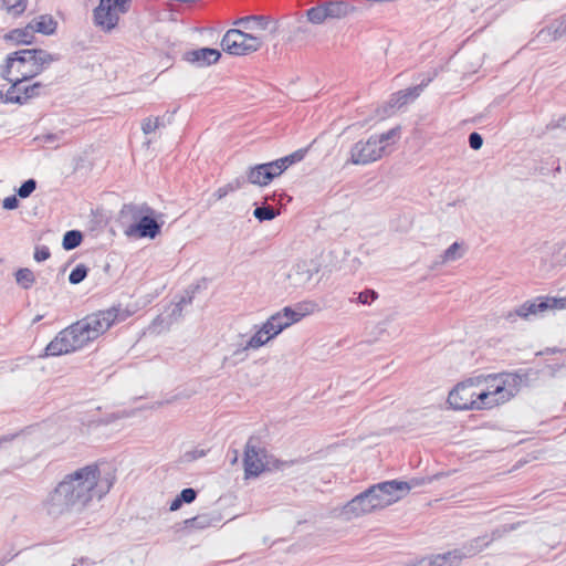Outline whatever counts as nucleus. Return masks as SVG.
I'll return each mask as SVG.
<instances>
[{
	"label": "nucleus",
	"instance_id": "nucleus-1",
	"mask_svg": "<svg viewBox=\"0 0 566 566\" xmlns=\"http://www.w3.org/2000/svg\"><path fill=\"white\" fill-rule=\"evenodd\" d=\"M114 476L101 478L97 464H88L66 474L43 501L45 512L53 517L81 512L94 499L109 492Z\"/></svg>",
	"mask_w": 566,
	"mask_h": 566
},
{
	"label": "nucleus",
	"instance_id": "nucleus-2",
	"mask_svg": "<svg viewBox=\"0 0 566 566\" xmlns=\"http://www.w3.org/2000/svg\"><path fill=\"white\" fill-rule=\"evenodd\" d=\"M129 316L130 312L119 306L92 313L59 332L46 345L44 356H61L80 350Z\"/></svg>",
	"mask_w": 566,
	"mask_h": 566
},
{
	"label": "nucleus",
	"instance_id": "nucleus-3",
	"mask_svg": "<svg viewBox=\"0 0 566 566\" xmlns=\"http://www.w3.org/2000/svg\"><path fill=\"white\" fill-rule=\"evenodd\" d=\"M53 61V55L44 50H20L8 55L2 76H11L23 83L39 75Z\"/></svg>",
	"mask_w": 566,
	"mask_h": 566
},
{
	"label": "nucleus",
	"instance_id": "nucleus-4",
	"mask_svg": "<svg viewBox=\"0 0 566 566\" xmlns=\"http://www.w3.org/2000/svg\"><path fill=\"white\" fill-rule=\"evenodd\" d=\"M478 378L483 379L479 390L483 409H491L511 400L520 391L522 382L521 377L513 373L478 376Z\"/></svg>",
	"mask_w": 566,
	"mask_h": 566
},
{
	"label": "nucleus",
	"instance_id": "nucleus-5",
	"mask_svg": "<svg viewBox=\"0 0 566 566\" xmlns=\"http://www.w3.org/2000/svg\"><path fill=\"white\" fill-rule=\"evenodd\" d=\"M400 136V128L394 127L379 135H371L366 140L355 143L350 149V163L354 165H368L382 158L390 144H395Z\"/></svg>",
	"mask_w": 566,
	"mask_h": 566
},
{
	"label": "nucleus",
	"instance_id": "nucleus-6",
	"mask_svg": "<svg viewBox=\"0 0 566 566\" xmlns=\"http://www.w3.org/2000/svg\"><path fill=\"white\" fill-rule=\"evenodd\" d=\"M566 307V298H557L552 296H537L527 300L514 310L503 314V318L510 323H515L517 318L531 321L544 317L546 313L554 310Z\"/></svg>",
	"mask_w": 566,
	"mask_h": 566
},
{
	"label": "nucleus",
	"instance_id": "nucleus-7",
	"mask_svg": "<svg viewBox=\"0 0 566 566\" xmlns=\"http://www.w3.org/2000/svg\"><path fill=\"white\" fill-rule=\"evenodd\" d=\"M132 0H99L93 10V22L96 28L105 33L115 30L122 15L130 9Z\"/></svg>",
	"mask_w": 566,
	"mask_h": 566
},
{
	"label": "nucleus",
	"instance_id": "nucleus-8",
	"mask_svg": "<svg viewBox=\"0 0 566 566\" xmlns=\"http://www.w3.org/2000/svg\"><path fill=\"white\" fill-rule=\"evenodd\" d=\"M483 379L476 377L459 382L448 396V402L454 410H483L479 390Z\"/></svg>",
	"mask_w": 566,
	"mask_h": 566
},
{
	"label": "nucleus",
	"instance_id": "nucleus-9",
	"mask_svg": "<svg viewBox=\"0 0 566 566\" xmlns=\"http://www.w3.org/2000/svg\"><path fill=\"white\" fill-rule=\"evenodd\" d=\"M263 45L260 36L243 32L239 29H230L221 40L223 51L232 55H247L256 52Z\"/></svg>",
	"mask_w": 566,
	"mask_h": 566
},
{
	"label": "nucleus",
	"instance_id": "nucleus-10",
	"mask_svg": "<svg viewBox=\"0 0 566 566\" xmlns=\"http://www.w3.org/2000/svg\"><path fill=\"white\" fill-rule=\"evenodd\" d=\"M403 489H406L405 484L398 483V480H390L369 486L368 493H370L377 510H381L401 500V490Z\"/></svg>",
	"mask_w": 566,
	"mask_h": 566
},
{
	"label": "nucleus",
	"instance_id": "nucleus-11",
	"mask_svg": "<svg viewBox=\"0 0 566 566\" xmlns=\"http://www.w3.org/2000/svg\"><path fill=\"white\" fill-rule=\"evenodd\" d=\"M243 464L245 479L259 476L269 465L265 449L256 446L252 438L245 444Z\"/></svg>",
	"mask_w": 566,
	"mask_h": 566
},
{
	"label": "nucleus",
	"instance_id": "nucleus-12",
	"mask_svg": "<svg viewBox=\"0 0 566 566\" xmlns=\"http://www.w3.org/2000/svg\"><path fill=\"white\" fill-rule=\"evenodd\" d=\"M317 272L318 268L312 261L297 262L287 273L289 285L294 289H305Z\"/></svg>",
	"mask_w": 566,
	"mask_h": 566
},
{
	"label": "nucleus",
	"instance_id": "nucleus-13",
	"mask_svg": "<svg viewBox=\"0 0 566 566\" xmlns=\"http://www.w3.org/2000/svg\"><path fill=\"white\" fill-rule=\"evenodd\" d=\"M155 213H145L139 222H134L129 228L124 229L127 237L134 238H156L160 232V223L154 218Z\"/></svg>",
	"mask_w": 566,
	"mask_h": 566
},
{
	"label": "nucleus",
	"instance_id": "nucleus-14",
	"mask_svg": "<svg viewBox=\"0 0 566 566\" xmlns=\"http://www.w3.org/2000/svg\"><path fill=\"white\" fill-rule=\"evenodd\" d=\"M370 496L371 495L370 493H368V489L361 492L360 494L356 495L344 506L343 514L347 518H352L376 511L377 507Z\"/></svg>",
	"mask_w": 566,
	"mask_h": 566
},
{
	"label": "nucleus",
	"instance_id": "nucleus-15",
	"mask_svg": "<svg viewBox=\"0 0 566 566\" xmlns=\"http://www.w3.org/2000/svg\"><path fill=\"white\" fill-rule=\"evenodd\" d=\"M275 168L272 161L252 166L247 170V181L252 185L266 186L279 177Z\"/></svg>",
	"mask_w": 566,
	"mask_h": 566
},
{
	"label": "nucleus",
	"instance_id": "nucleus-16",
	"mask_svg": "<svg viewBox=\"0 0 566 566\" xmlns=\"http://www.w3.org/2000/svg\"><path fill=\"white\" fill-rule=\"evenodd\" d=\"M145 213H155V210L147 203H125L119 211V221L124 229H126L134 224V222H139Z\"/></svg>",
	"mask_w": 566,
	"mask_h": 566
},
{
	"label": "nucleus",
	"instance_id": "nucleus-17",
	"mask_svg": "<svg viewBox=\"0 0 566 566\" xmlns=\"http://www.w3.org/2000/svg\"><path fill=\"white\" fill-rule=\"evenodd\" d=\"M429 82L430 78L426 83H421L420 85L408 87L391 94L386 103V108L392 111L399 109L408 103L415 101L422 92L423 86H426Z\"/></svg>",
	"mask_w": 566,
	"mask_h": 566
},
{
	"label": "nucleus",
	"instance_id": "nucleus-18",
	"mask_svg": "<svg viewBox=\"0 0 566 566\" xmlns=\"http://www.w3.org/2000/svg\"><path fill=\"white\" fill-rule=\"evenodd\" d=\"M499 537H501V532L496 530L491 535H482L468 541L460 547L462 556L465 559L479 554Z\"/></svg>",
	"mask_w": 566,
	"mask_h": 566
},
{
	"label": "nucleus",
	"instance_id": "nucleus-19",
	"mask_svg": "<svg viewBox=\"0 0 566 566\" xmlns=\"http://www.w3.org/2000/svg\"><path fill=\"white\" fill-rule=\"evenodd\" d=\"M186 60L198 66H208L214 64L221 57L220 51L217 49L201 48L186 53Z\"/></svg>",
	"mask_w": 566,
	"mask_h": 566
},
{
	"label": "nucleus",
	"instance_id": "nucleus-20",
	"mask_svg": "<svg viewBox=\"0 0 566 566\" xmlns=\"http://www.w3.org/2000/svg\"><path fill=\"white\" fill-rule=\"evenodd\" d=\"M317 305L314 302H300L294 306H285L282 308V314L291 326L300 322L303 317L311 315L316 310Z\"/></svg>",
	"mask_w": 566,
	"mask_h": 566
},
{
	"label": "nucleus",
	"instance_id": "nucleus-21",
	"mask_svg": "<svg viewBox=\"0 0 566 566\" xmlns=\"http://www.w3.org/2000/svg\"><path fill=\"white\" fill-rule=\"evenodd\" d=\"M221 518L219 512L202 513L185 520L184 524L186 528L202 531L217 526L221 522Z\"/></svg>",
	"mask_w": 566,
	"mask_h": 566
},
{
	"label": "nucleus",
	"instance_id": "nucleus-22",
	"mask_svg": "<svg viewBox=\"0 0 566 566\" xmlns=\"http://www.w3.org/2000/svg\"><path fill=\"white\" fill-rule=\"evenodd\" d=\"M274 335L271 334L269 327H266L265 323H263L255 333L250 337L247 344L241 349L242 352L249 349H259L260 347L266 345L270 340H272Z\"/></svg>",
	"mask_w": 566,
	"mask_h": 566
},
{
	"label": "nucleus",
	"instance_id": "nucleus-23",
	"mask_svg": "<svg viewBox=\"0 0 566 566\" xmlns=\"http://www.w3.org/2000/svg\"><path fill=\"white\" fill-rule=\"evenodd\" d=\"M33 33L53 34L56 30V21L51 15H40L30 22Z\"/></svg>",
	"mask_w": 566,
	"mask_h": 566
},
{
	"label": "nucleus",
	"instance_id": "nucleus-24",
	"mask_svg": "<svg viewBox=\"0 0 566 566\" xmlns=\"http://www.w3.org/2000/svg\"><path fill=\"white\" fill-rule=\"evenodd\" d=\"M6 39L15 44H31L34 39V33L31 24L21 29H13L6 34Z\"/></svg>",
	"mask_w": 566,
	"mask_h": 566
},
{
	"label": "nucleus",
	"instance_id": "nucleus-25",
	"mask_svg": "<svg viewBox=\"0 0 566 566\" xmlns=\"http://www.w3.org/2000/svg\"><path fill=\"white\" fill-rule=\"evenodd\" d=\"M327 19H340L349 14L354 8L350 7L347 2L335 1V2H326L324 3Z\"/></svg>",
	"mask_w": 566,
	"mask_h": 566
},
{
	"label": "nucleus",
	"instance_id": "nucleus-26",
	"mask_svg": "<svg viewBox=\"0 0 566 566\" xmlns=\"http://www.w3.org/2000/svg\"><path fill=\"white\" fill-rule=\"evenodd\" d=\"M6 80L12 83L4 95V103L24 104L25 97H22V83L18 78H11V76H3Z\"/></svg>",
	"mask_w": 566,
	"mask_h": 566
},
{
	"label": "nucleus",
	"instance_id": "nucleus-27",
	"mask_svg": "<svg viewBox=\"0 0 566 566\" xmlns=\"http://www.w3.org/2000/svg\"><path fill=\"white\" fill-rule=\"evenodd\" d=\"M264 323L271 331V334L274 335V337H276L282 331L290 326L283 316L282 311L271 315Z\"/></svg>",
	"mask_w": 566,
	"mask_h": 566
},
{
	"label": "nucleus",
	"instance_id": "nucleus-28",
	"mask_svg": "<svg viewBox=\"0 0 566 566\" xmlns=\"http://www.w3.org/2000/svg\"><path fill=\"white\" fill-rule=\"evenodd\" d=\"M250 23H254L256 28L265 30L270 23V18L265 15H248L234 21L235 25L251 29Z\"/></svg>",
	"mask_w": 566,
	"mask_h": 566
},
{
	"label": "nucleus",
	"instance_id": "nucleus-29",
	"mask_svg": "<svg viewBox=\"0 0 566 566\" xmlns=\"http://www.w3.org/2000/svg\"><path fill=\"white\" fill-rule=\"evenodd\" d=\"M170 115L167 118V122L165 120L166 116H157V117H147L142 123V130L145 135H149L154 133L156 129L166 126L167 123H170L171 119Z\"/></svg>",
	"mask_w": 566,
	"mask_h": 566
},
{
	"label": "nucleus",
	"instance_id": "nucleus-30",
	"mask_svg": "<svg viewBox=\"0 0 566 566\" xmlns=\"http://www.w3.org/2000/svg\"><path fill=\"white\" fill-rule=\"evenodd\" d=\"M83 240V235L78 230H70L63 237L62 245L65 250L70 251L77 248Z\"/></svg>",
	"mask_w": 566,
	"mask_h": 566
},
{
	"label": "nucleus",
	"instance_id": "nucleus-31",
	"mask_svg": "<svg viewBox=\"0 0 566 566\" xmlns=\"http://www.w3.org/2000/svg\"><path fill=\"white\" fill-rule=\"evenodd\" d=\"M15 280L23 289H30L35 282V276L30 269L23 268L15 272Z\"/></svg>",
	"mask_w": 566,
	"mask_h": 566
},
{
	"label": "nucleus",
	"instance_id": "nucleus-32",
	"mask_svg": "<svg viewBox=\"0 0 566 566\" xmlns=\"http://www.w3.org/2000/svg\"><path fill=\"white\" fill-rule=\"evenodd\" d=\"M244 184V180H241L239 178L234 179L233 181L218 188L216 190V192L213 193V196L218 199V200H221L223 199L226 196H228L230 192H233L238 189H240L242 187V185Z\"/></svg>",
	"mask_w": 566,
	"mask_h": 566
},
{
	"label": "nucleus",
	"instance_id": "nucleus-33",
	"mask_svg": "<svg viewBox=\"0 0 566 566\" xmlns=\"http://www.w3.org/2000/svg\"><path fill=\"white\" fill-rule=\"evenodd\" d=\"M277 214L279 212L273 207L266 205L256 207L253 211V216L261 222L273 220Z\"/></svg>",
	"mask_w": 566,
	"mask_h": 566
},
{
	"label": "nucleus",
	"instance_id": "nucleus-34",
	"mask_svg": "<svg viewBox=\"0 0 566 566\" xmlns=\"http://www.w3.org/2000/svg\"><path fill=\"white\" fill-rule=\"evenodd\" d=\"M306 15L312 23L316 24L323 23L327 19L324 4L308 9Z\"/></svg>",
	"mask_w": 566,
	"mask_h": 566
},
{
	"label": "nucleus",
	"instance_id": "nucleus-35",
	"mask_svg": "<svg viewBox=\"0 0 566 566\" xmlns=\"http://www.w3.org/2000/svg\"><path fill=\"white\" fill-rule=\"evenodd\" d=\"M6 10L13 14L20 15L27 7V0H2Z\"/></svg>",
	"mask_w": 566,
	"mask_h": 566
},
{
	"label": "nucleus",
	"instance_id": "nucleus-36",
	"mask_svg": "<svg viewBox=\"0 0 566 566\" xmlns=\"http://www.w3.org/2000/svg\"><path fill=\"white\" fill-rule=\"evenodd\" d=\"M88 269L85 264H77L69 275L71 284H80L86 277Z\"/></svg>",
	"mask_w": 566,
	"mask_h": 566
},
{
	"label": "nucleus",
	"instance_id": "nucleus-37",
	"mask_svg": "<svg viewBox=\"0 0 566 566\" xmlns=\"http://www.w3.org/2000/svg\"><path fill=\"white\" fill-rule=\"evenodd\" d=\"M461 245L458 242L452 243L441 255V263L455 261L461 258Z\"/></svg>",
	"mask_w": 566,
	"mask_h": 566
},
{
	"label": "nucleus",
	"instance_id": "nucleus-38",
	"mask_svg": "<svg viewBox=\"0 0 566 566\" xmlns=\"http://www.w3.org/2000/svg\"><path fill=\"white\" fill-rule=\"evenodd\" d=\"M429 480L426 478H412L409 481H398L400 484H405L406 489L401 490V496L403 497L411 489L424 485Z\"/></svg>",
	"mask_w": 566,
	"mask_h": 566
},
{
	"label": "nucleus",
	"instance_id": "nucleus-39",
	"mask_svg": "<svg viewBox=\"0 0 566 566\" xmlns=\"http://www.w3.org/2000/svg\"><path fill=\"white\" fill-rule=\"evenodd\" d=\"M42 84L40 82L33 83L32 85L22 86V97H25V103L40 94Z\"/></svg>",
	"mask_w": 566,
	"mask_h": 566
},
{
	"label": "nucleus",
	"instance_id": "nucleus-40",
	"mask_svg": "<svg viewBox=\"0 0 566 566\" xmlns=\"http://www.w3.org/2000/svg\"><path fill=\"white\" fill-rule=\"evenodd\" d=\"M36 188V181L34 179L25 180L18 189V196L21 198H28Z\"/></svg>",
	"mask_w": 566,
	"mask_h": 566
},
{
	"label": "nucleus",
	"instance_id": "nucleus-41",
	"mask_svg": "<svg viewBox=\"0 0 566 566\" xmlns=\"http://www.w3.org/2000/svg\"><path fill=\"white\" fill-rule=\"evenodd\" d=\"M378 294L374 290H365L357 295V302L364 305L371 304L375 300H377Z\"/></svg>",
	"mask_w": 566,
	"mask_h": 566
},
{
	"label": "nucleus",
	"instance_id": "nucleus-42",
	"mask_svg": "<svg viewBox=\"0 0 566 566\" xmlns=\"http://www.w3.org/2000/svg\"><path fill=\"white\" fill-rule=\"evenodd\" d=\"M554 39L566 36V13L556 21L553 31Z\"/></svg>",
	"mask_w": 566,
	"mask_h": 566
},
{
	"label": "nucleus",
	"instance_id": "nucleus-43",
	"mask_svg": "<svg viewBox=\"0 0 566 566\" xmlns=\"http://www.w3.org/2000/svg\"><path fill=\"white\" fill-rule=\"evenodd\" d=\"M272 164H273V166L276 167L275 170L277 172V176H280L289 168V166H291L294 163L290 158V155H289V156L282 157L280 159L273 160Z\"/></svg>",
	"mask_w": 566,
	"mask_h": 566
},
{
	"label": "nucleus",
	"instance_id": "nucleus-44",
	"mask_svg": "<svg viewBox=\"0 0 566 566\" xmlns=\"http://www.w3.org/2000/svg\"><path fill=\"white\" fill-rule=\"evenodd\" d=\"M178 496L182 503L190 504L196 500L197 492L196 490L188 488L184 489Z\"/></svg>",
	"mask_w": 566,
	"mask_h": 566
},
{
	"label": "nucleus",
	"instance_id": "nucleus-45",
	"mask_svg": "<svg viewBox=\"0 0 566 566\" xmlns=\"http://www.w3.org/2000/svg\"><path fill=\"white\" fill-rule=\"evenodd\" d=\"M469 145L472 149L479 150L483 145V138L479 133H471L469 135Z\"/></svg>",
	"mask_w": 566,
	"mask_h": 566
},
{
	"label": "nucleus",
	"instance_id": "nucleus-46",
	"mask_svg": "<svg viewBox=\"0 0 566 566\" xmlns=\"http://www.w3.org/2000/svg\"><path fill=\"white\" fill-rule=\"evenodd\" d=\"M51 253L48 247H38L34 252V260L38 262L45 261L50 258Z\"/></svg>",
	"mask_w": 566,
	"mask_h": 566
},
{
	"label": "nucleus",
	"instance_id": "nucleus-47",
	"mask_svg": "<svg viewBox=\"0 0 566 566\" xmlns=\"http://www.w3.org/2000/svg\"><path fill=\"white\" fill-rule=\"evenodd\" d=\"M2 207L7 210H13L19 207V200L17 196L12 195L3 199Z\"/></svg>",
	"mask_w": 566,
	"mask_h": 566
},
{
	"label": "nucleus",
	"instance_id": "nucleus-48",
	"mask_svg": "<svg viewBox=\"0 0 566 566\" xmlns=\"http://www.w3.org/2000/svg\"><path fill=\"white\" fill-rule=\"evenodd\" d=\"M556 128H562L566 132V114L558 119L552 120L547 124V129L553 130Z\"/></svg>",
	"mask_w": 566,
	"mask_h": 566
},
{
	"label": "nucleus",
	"instance_id": "nucleus-49",
	"mask_svg": "<svg viewBox=\"0 0 566 566\" xmlns=\"http://www.w3.org/2000/svg\"><path fill=\"white\" fill-rule=\"evenodd\" d=\"M191 302V297H189L188 300L182 297L180 300L179 303H177L171 312V316L174 317H180L181 316V313H182V310H184V305L186 304H189Z\"/></svg>",
	"mask_w": 566,
	"mask_h": 566
},
{
	"label": "nucleus",
	"instance_id": "nucleus-50",
	"mask_svg": "<svg viewBox=\"0 0 566 566\" xmlns=\"http://www.w3.org/2000/svg\"><path fill=\"white\" fill-rule=\"evenodd\" d=\"M305 153L306 150L304 149H298L296 151H294L293 154L290 155V158L293 160V163H297V161H301L304 156H305Z\"/></svg>",
	"mask_w": 566,
	"mask_h": 566
},
{
	"label": "nucleus",
	"instance_id": "nucleus-51",
	"mask_svg": "<svg viewBox=\"0 0 566 566\" xmlns=\"http://www.w3.org/2000/svg\"><path fill=\"white\" fill-rule=\"evenodd\" d=\"M206 455L205 450H193L191 452H187L186 457H188L190 460H197L199 458H202Z\"/></svg>",
	"mask_w": 566,
	"mask_h": 566
},
{
	"label": "nucleus",
	"instance_id": "nucleus-52",
	"mask_svg": "<svg viewBox=\"0 0 566 566\" xmlns=\"http://www.w3.org/2000/svg\"><path fill=\"white\" fill-rule=\"evenodd\" d=\"M18 437H19V434H6V436L0 437V448L4 443H7V442H9V441H11V440H13L14 438H18Z\"/></svg>",
	"mask_w": 566,
	"mask_h": 566
},
{
	"label": "nucleus",
	"instance_id": "nucleus-53",
	"mask_svg": "<svg viewBox=\"0 0 566 566\" xmlns=\"http://www.w3.org/2000/svg\"><path fill=\"white\" fill-rule=\"evenodd\" d=\"M182 502L180 501L179 496H177L171 503H170V511H177L181 507Z\"/></svg>",
	"mask_w": 566,
	"mask_h": 566
},
{
	"label": "nucleus",
	"instance_id": "nucleus-54",
	"mask_svg": "<svg viewBox=\"0 0 566 566\" xmlns=\"http://www.w3.org/2000/svg\"><path fill=\"white\" fill-rule=\"evenodd\" d=\"M40 319H42V316H41V315L36 316V317L33 319V323H36V322H39Z\"/></svg>",
	"mask_w": 566,
	"mask_h": 566
}]
</instances>
